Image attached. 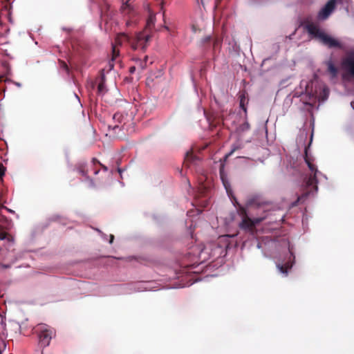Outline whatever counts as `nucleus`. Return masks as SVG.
Segmentation results:
<instances>
[{
  "instance_id": "nucleus-1",
  "label": "nucleus",
  "mask_w": 354,
  "mask_h": 354,
  "mask_svg": "<svg viewBox=\"0 0 354 354\" xmlns=\"http://www.w3.org/2000/svg\"><path fill=\"white\" fill-rule=\"evenodd\" d=\"M279 210L272 203L264 201L259 196H253L246 202L245 207L239 205L238 213L242 221L241 229L252 232L255 226Z\"/></svg>"
},
{
  "instance_id": "nucleus-2",
  "label": "nucleus",
  "mask_w": 354,
  "mask_h": 354,
  "mask_svg": "<svg viewBox=\"0 0 354 354\" xmlns=\"http://www.w3.org/2000/svg\"><path fill=\"white\" fill-rule=\"evenodd\" d=\"M155 20V15L153 13H150L147 21L146 28L144 31L139 32L132 37L124 33L122 34V35L129 41L133 50H145L146 49L151 39L149 30H151L154 26Z\"/></svg>"
},
{
  "instance_id": "nucleus-3",
  "label": "nucleus",
  "mask_w": 354,
  "mask_h": 354,
  "mask_svg": "<svg viewBox=\"0 0 354 354\" xmlns=\"http://www.w3.org/2000/svg\"><path fill=\"white\" fill-rule=\"evenodd\" d=\"M304 26L305 30L307 31L308 35L312 37V38L319 39L320 42L328 48H342V44L338 40L322 31L317 24L309 21L308 19H306L304 21Z\"/></svg>"
},
{
  "instance_id": "nucleus-4",
  "label": "nucleus",
  "mask_w": 354,
  "mask_h": 354,
  "mask_svg": "<svg viewBox=\"0 0 354 354\" xmlns=\"http://www.w3.org/2000/svg\"><path fill=\"white\" fill-rule=\"evenodd\" d=\"M35 331L38 334L39 342L41 346H48L52 339L53 330L47 325L40 324L35 328Z\"/></svg>"
},
{
  "instance_id": "nucleus-5",
  "label": "nucleus",
  "mask_w": 354,
  "mask_h": 354,
  "mask_svg": "<svg viewBox=\"0 0 354 354\" xmlns=\"http://www.w3.org/2000/svg\"><path fill=\"white\" fill-rule=\"evenodd\" d=\"M304 160H305L306 163L308 165L309 169L312 172L314 173L313 175H310V176L309 177V178L307 181V185L308 186H312V185H316L317 183V176H316L317 169L316 166L313 163V159L311 158L308 156V147L305 148ZM315 187H316V189H317V185H315Z\"/></svg>"
},
{
  "instance_id": "nucleus-6",
  "label": "nucleus",
  "mask_w": 354,
  "mask_h": 354,
  "mask_svg": "<svg viewBox=\"0 0 354 354\" xmlns=\"http://www.w3.org/2000/svg\"><path fill=\"white\" fill-rule=\"evenodd\" d=\"M336 0H329L317 13V19L320 21L327 19L335 10Z\"/></svg>"
},
{
  "instance_id": "nucleus-7",
  "label": "nucleus",
  "mask_w": 354,
  "mask_h": 354,
  "mask_svg": "<svg viewBox=\"0 0 354 354\" xmlns=\"http://www.w3.org/2000/svg\"><path fill=\"white\" fill-rule=\"evenodd\" d=\"M343 69L346 71V75L354 78V53H350L344 58L342 63Z\"/></svg>"
},
{
  "instance_id": "nucleus-8",
  "label": "nucleus",
  "mask_w": 354,
  "mask_h": 354,
  "mask_svg": "<svg viewBox=\"0 0 354 354\" xmlns=\"http://www.w3.org/2000/svg\"><path fill=\"white\" fill-rule=\"evenodd\" d=\"M77 171L84 176L86 180L89 181L90 185L92 187H95L94 181L88 176V169H86V164L85 162H79L75 165Z\"/></svg>"
},
{
  "instance_id": "nucleus-9",
  "label": "nucleus",
  "mask_w": 354,
  "mask_h": 354,
  "mask_svg": "<svg viewBox=\"0 0 354 354\" xmlns=\"http://www.w3.org/2000/svg\"><path fill=\"white\" fill-rule=\"evenodd\" d=\"M220 178L222 180V183L226 189L227 194L230 196L232 194V189L230 182L227 180V176L224 170V164H221L219 169Z\"/></svg>"
},
{
  "instance_id": "nucleus-10",
  "label": "nucleus",
  "mask_w": 354,
  "mask_h": 354,
  "mask_svg": "<svg viewBox=\"0 0 354 354\" xmlns=\"http://www.w3.org/2000/svg\"><path fill=\"white\" fill-rule=\"evenodd\" d=\"M101 18L102 19L107 23L108 19H111L113 11L110 10V6L104 2L100 6Z\"/></svg>"
},
{
  "instance_id": "nucleus-11",
  "label": "nucleus",
  "mask_w": 354,
  "mask_h": 354,
  "mask_svg": "<svg viewBox=\"0 0 354 354\" xmlns=\"http://www.w3.org/2000/svg\"><path fill=\"white\" fill-rule=\"evenodd\" d=\"M124 115L122 113L117 112L113 115V120L117 123L113 126L109 125V128H112L113 130H115L117 128H119V124H121L124 121Z\"/></svg>"
},
{
  "instance_id": "nucleus-12",
  "label": "nucleus",
  "mask_w": 354,
  "mask_h": 354,
  "mask_svg": "<svg viewBox=\"0 0 354 354\" xmlns=\"http://www.w3.org/2000/svg\"><path fill=\"white\" fill-rule=\"evenodd\" d=\"M97 92L100 95H103L106 92L105 75L103 73V70L101 71V80L97 86Z\"/></svg>"
},
{
  "instance_id": "nucleus-13",
  "label": "nucleus",
  "mask_w": 354,
  "mask_h": 354,
  "mask_svg": "<svg viewBox=\"0 0 354 354\" xmlns=\"http://www.w3.org/2000/svg\"><path fill=\"white\" fill-rule=\"evenodd\" d=\"M326 64L328 72L330 73L331 78L336 77L338 74L337 68L333 64L332 61H328Z\"/></svg>"
},
{
  "instance_id": "nucleus-14",
  "label": "nucleus",
  "mask_w": 354,
  "mask_h": 354,
  "mask_svg": "<svg viewBox=\"0 0 354 354\" xmlns=\"http://www.w3.org/2000/svg\"><path fill=\"white\" fill-rule=\"evenodd\" d=\"M119 56V50L116 49V47L115 46H112V58L111 61L109 62V66L110 69H112L113 68V62L116 59V58Z\"/></svg>"
},
{
  "instance_id": "nucleus-15",
  "label": "nucleus",
  "mask_w": 354,
  "mask_h": 354,
  "mask_svg": "<svg viewBox=\"0 0 354 354\" xmlns=\"http://www.w3.org/2000/svg\"><path fill=\"white\" fill-rule=\"evenodd\" d=\"M308 196V193L306 192L298 196L297 199L292 203V206L295 207L297 206L299 203H303L307 198Z\"/></svg>"
},
{
  "instance_id": "nucleus-16",
  "label": "nucleus",
  "mask_w": 354,
  "mask_h": 354,
  "mask_svg": "<svg viewBox=\"0 0 354 354\" xmlns=\"http://www.w3.org/2000/svg\"><path fill=\"white\" fill-rule=\"evenodd\" d=\"M328 95L329 89L327 87H324L320 93L319 97L322 101H324L327 100V98L328 97Z\"/></svg>"
},
{
  "instance_id": "nucleus-17",
  "label": "nucleus",
  "mask_w": 354,
  "mask_h": 354,
  "mask_svg": "<svg viewBox=\"0 0 354 354\" xmlns=\"http://www.w3.org/2000/svg\"><path fill=\"white\" fill-rule=\"evenodd\" d=\"M147 60H148V56H145V58L143 60L138 61V65L142 70H144L147 68Z\"/></svg>"
},
{
  "instance_id": "nucleus-18",
  "label": "nucleus",
  "mask_w": 354,
  "mask_h": 354,
  "mask_svg": "<svg viewBox=\"0 0 354 354\" xmlns=\"http://www.w3.org/2000/svg\"><path fill=\"white\" fill-rule=\"evenodd\" d=\"M92 165H93V166H95V165H99L102 167V169L104 171H108V168H107V167H106V166H105V165H104L103 164H102V163H101V162H100L97 158H93L92 159Z\"/></svg>"
},
{
  "instance_id": "nucleus-19",
  "label": "nucleus",
  "mask_w": 354,
  "mask_h": 354,
  "mask_svg": "<svg viewBox=\"0 0 354 354\" xmlns=\"http://www.w3.org/2000/svg\"><path fill=\"white\" fill-rule=\"evenodd\" d=\"M58 62H59L60 68H62L64 71H65L67 73H68L69 68H68L67 64L64 61L61 60V59H59Z\"/></svg>"
},
{
  "instance_id": "nucleus-20",
  "label": "nucleus",
  "mask_w": 354,
  "mask_h": 354,
  "mask_svg": "<svg viewBox=\"0 0 354 354\" xmlns=\"http://www.w3.org/2000/svg\"><path fill=\"white\" fill-rule=\"evenodd\" d=\"M221 41H222V39L218 38V37H216L214 39V41H213V46H214V48H217L218 46L221 45Z\"/></svg>"
},
{
  "instance_id": "nucleus-21",
  "label": "nucleus",
  "mask_w": 354,
  "mask_h": 354,
  "mask_svg": "<svg viewBox=\"0 0 354 354\" xmlns=\"http://www.w3.org/2000/svg\"><path fill=\"white\" fill-rule=\"evenodd\" d=\"M278 268H279V269L281 272H282V273L285 274L286 275H287L288 266H278Z\"/></svg>"
},
{
  "instance_id": "nucleus-22",
  "label": "nucleus",
  "mask_w": 354,
  "mask_h": 354,
  "mask_svg": "<svg viewBox=\"0 0 354 354\" xmlns=\"http://www.w3.org/2000/svg\"><path fill=\"white\" fill-rule=\"evenodd\" d=\"M4 228H0V240H3L6 239L8 235L7 232L3 231Z\"/></svg>"
},
{
  "instance_id": "nucleus-23",
  "label": "nucleus",
  "mask_w": 354,
  "mask_h": 354,
  "mask_svg": "<svg viewBox=\"0 0 354 354\" xmlns=\"http://www.w3.org/2000/svg\"><path fill=\"white\" fill-rule=\"evenodd\" d=\"M212 39V38L211 36H206L202 39V43L203 44H209L211 42Z\"/></svg>"
},
{
  "instance_id": "nucleus-24",
  "label": "nucleus",
  "mask_w": 354,
  "mask_h": 354,
  "mask_svg": "<svg viewBox=\"0 0 354 354\" xmlns=\"http://www.w3.org/2000/svg\"><path fill=\"white\" fill-rule=\"evenodd\" d=\"M194 156L193 155L192 152H187L186 154V160H192L194 158Z\"/></svg>"
},
{
  "instance_id": "nucleus-25",
  "label": "nucleus",
  "mask_w": 354,
  "mask_h": 354,
  "mask_svg": "<svg viewBox=\"0 0 354 354\" xmlns=\"http://www.w3.org/2000/svg\"><path fill=\"white\" fill-rule=\"evenodd\" d=\"M244 101H245V97L241 96V100H240V106L243 109L244 111H246V108L244 106Z\"/></svg>"
},
{
  "instance_id": "nucleus-26",
  "label": "nucleus",
  "mask_w": 354,
  "mask_h": 354,
  "mask_svg": "<svg viewBox=\"0 0 354 354\" xmlns=\"http://www.w3.org/2000/svg\"><path fill=\"white\" fill-rule=\"evenodd\" d=\"M4 167L2 164H0V178L4 175Z\"/></svg>"
},
{
  "instance_id": "nucleus-27",
  "label": "nucleus",
  "mask_w": 354,
  "mask_h": 354,
  "mask_svg": "<svg viewBox=\"0 0 354 354\" xmlns=\"http://www.w3.org/2000/svg\"><path fill=\"white\" fill-rule=\"evenodd\" d=\"M250 128V124L248 122H245L243 125V130H248Z\"/></svg>"
},
{
  "instance_id": "nucleus-28",
  "label": "nucleus",
  "mask_w": 354,
  "mask_h": 354,
  "mask_svg": "<svg viewBox=\"0 0 354 354\" xmlns=\"http://www.w3.org/2000/svg\"><path fill=\"white\" fill-rule=\"evenodd\" d=\"M95 167H96V165H95V166H93V173H94V174H95V175H97V174H98V173H99V171H100V169H97V168H96Z\"/></svg>"
},
{
  "instance_id": "nucleus-29",
  "label": "nucleus",
  "mask_w": 354,
  "mask_h": 354,
  "mask_svg": "<svg viewBox=\"0 0 354 354\" xmlns=\"http://www.w3.org/2000/svg\"><path fill=\"white\" fill-rule=\"evenodd\" d=\"M10 82V80H8V78H6L4 77V76H0V82Z\"/></svg>"
},
{
  "instance_id": "nucleus-30",
  "label": "nucleus",
  "mask_w": 354,
  "mask_h": 354,
  "mask_svg": "<svg viewBox=\"0 0 354 354\" xmlns=\"http://www.w3.org/2000/svg\"><path fill=\"white\" fill-rule=\"evenodd\" d=\"M1 209H6L9 212H14L12 210L10 209L9 208H8L3 205H0V211L1 210Z\"/></svg>"
},
{
  "instance_id": "nucleus-31",
  "label": "nucleus",
  "mask_w": 354,
  "mask_h": 354,
  "mask_svg": "<svg viewBox=\"0 0 354 354\" xmlns=\"http://www.w3.org/2000/svg\"><path fill=\"white\" fill-rule=\"evenodd\" d=\"M135 71H136V67L135 66H131V67L129 68V73H133Z\"/></svg>"
},
{
  "instance_id": "nucleus-32",
  "label": "nucleus",
  "mask_w": 354,
  "mask_h": 354,
  "mask_svg": "<svg viewBox=\"0 0 354 354\" xmlns=\"http://www.w3.org/2000/svg\"><path fill=\"white\" fill-rule=\"evenodd\" d=\"M113 240H114V236L113 234H111L109 243L111 244L113 243Z\"/></svg>"
},
{
  "instance_id": "nucleus-33",
  "label": "nucleus",
  "mask_w": 354,
  "mask_h": 354,
  "mask_svg": "<svg viewBox=\"0 0 354 354\" xmlns=\"http://www.w3.org/2000/svg\"><path fill=\"white\" fill-rule=\"evenodd\" d=\"M128 6H129V5L127 4V3H126L125 4H123L122 6V9L124 10L126 8V7H128Z\"/></svg>"
},
{
  "instance_id": "nucleus-34",
  "label": "nucleus",
  "mask_w": 354,
  "mask_h": 354,
  "mask_svg": "<svg viewBox=\"0 0 354 354\" xmlns=\"http://www.w3.org/2000/svg\"><path fill=\"white\" fill-rule=\"evenodd\" d=\"M351 106L354 109V101L351 102Z\"/></svg>"
},
{
  "instance_id": "nucleus-35",
  "label": "nucleus",
  "mask_w": 354,
  "mask_h": 354,
  "mask_svg": "<svg viewBox=\"0 0 354 354\" xmlns=\"http://www.w3.org/2000/svg\"><path fill=\"white\" fill-rule=\"evenodd\" d=\"M15 84H16V85H17V86H21V84H20V83H15Z\"/></svg>"
},
{
  "instance_id": "nucleus-36",
  "label": "nucleus",
  "mask_w": 354,
  "mask_h": 354,
  "mask_svg": "<svg viewBox=\"0 0 354 354\" xmlns=\"http://www.w3.org/2000/svg\"><path fill=\"white\" fill-rule=\"evenodd\" d=\"M283 216H281L279 221H281L283 219Z\"/></svg>"
},
{
  "instance_id": "nucleus-37",
  "label": "nucleus",
  "mask_w": 354,
  "mask_h": 354,
  "mask_svg": "<svg viewBox=\"0 0 354 354\" xmlns=\"http://www.w3.org/2000/svg\"><path fill=\"white\" fill-rule=\"evenodd\" d=\"M272 221H273V222H277V218H275V219H274V220H273Z\"/></svg>"
}]
</instances>
